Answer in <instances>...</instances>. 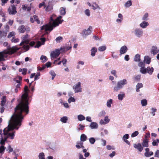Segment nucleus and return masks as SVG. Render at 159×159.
I'll use <instances>...</instances> for the list:
<instances>
[{
  "label": "nucleus",
  "instance_id": "f257e3e1",
  "mask_svg": "<svg viewBox=\"0 0 159 159\" xmlns=\"http://www.w3.org/2000/svg\"><path fill=\"white\" fill-rule=\"evenodd\" d=\"M25 115L22 113L17 114L15 111L9 121V125L7 128H6L3 130V134L4 135H7L8 138L10 139H13L15 136V132L11 133H9V132L16 129L18 130L19 127L21 125V122Z\"/></svg>",
  "mask_w": 159,
  "mask_h": 159
},
{
  "label": "nucleus",
  "instance_id": "f03ea898",
  "mask_svg": "<svg viewBox=\"0 0 159 159\" xmlns=\"http://www.w3.org/2000/svg\"><path fill=\"white\" fill-rule=\"evenodd\" d=\"M24 90L25 93L22 95L21 100L15 108V111L17 113H22L26 115L29 113V97L27 86H25Z\"/></svg>",
  "mask_w": 159,
  "mask_h": 159
},
{
  "label": "nucleus",
  "instance_id": "7ed1b4c3",
  "mask_svg": "<svg viewBox=\"0 0 159 159\" xmlns=\"http://www.w3.org/2000/svg\"><path fill=\"white\" fill-rule=\"evenodd\" d=\"M62 18L61 16H59L52 23H51V22H49L48 24H46L41 27V30H45L46 31L49 30L50 32L52 30L53 28L62 23L63 21V20L61 19Z\"/></svg>",
  "mask_w": 159,
  "mask_h": 159
},
{
  "label": "nucleus",
  "instance_id": "20e7f679",
  "mask_svg": "<svg viewBox=\"0 0 159 159\" xmlns=\"http://www.w3.org/2000/svg\"><path fill=\"white\" fill-rule=\"evenodd\" d=\"M20 49L16 47H13L9 49L8 51L4 50L3 51L0 52V61H4L5 58L7 57V54H12Z\"/></svg>",
  "mask_w": 159,
  "mask_h": 159
},
{
  "label": "nucleus",
  "instance_id": "39448f33",
  "mask_svg": "<svg viewBox=\"0 0 159 159\" xmlns=\"http://www.w3.org/2000/svg\"><path fill=\"white\" fill-rule=\"evenodd\" d=\"M127 83L126 80L125 79L120 80L117 82L116 86L114 88V90L116 91H118L122 88L124 85L127 84Z\"/></svg>",
  "mask_w": 159,
  "mask_h": 159
},
{
  "label": "nucleus",
  "instance_id": "423d86ee",
  "mask_svg": "<svg viewBox=\"0 0 159 159\" xmlns=\"http://www.w3.org/2000/svg\"><path fill=\"white\" fill-rule=\"evenodd\" d=\"M63 48H61L60 50L56 49L55 51H52L51 53V57L54 58H56L60 54V51Z\"/></svg>",
  "mask_w": 159,
  "mask_h": 159
},
{
  "label": "nucleus",
  "instance_id": "0eeeda50",
  "mask_svg": "<svg viewBox=\"0 0 159 159\" xmlns=\"http://www.w3.org/2000/svg\"><path fill=\"white\" fill-rule=\"evenodd\" d=\"M73 89L75 93L81 92L82 89L81 87L80 82H79L75 85L74 86Z\"/></svg>",
  "mask_w": 159,
  "mask_h": 159
},
{
  "label": "nucleus",
  "instance_id": "6e6552de",
  "mask_svg": "<svg viewBox=\"0 0 159 159\" xmlns=\"http://www.w3.org/2000/svg\"><path fill=\"white\" fill-rule=\"evenodd\" d=\"M9 13L10 15H15L17 13L16 7L15 5H13L9 7L8 9Z\"/></svg>",
  "mask_w": 159,
  "mask_h": 159
},
{
  "label": "nucleus",
  "instance_id": "1a4fd4ad",
  "mask_svg": "<svg viewBox=\"0 0 159 159\" xmlns=\"http://www.w3.org/2000/svg\"><path fill=\"white\" fill-rule=\"evenodd\" d=\"M30 21L32 23L36 21L38 24H39L40 22L38 16L36 15H34L33 16H31Z\"/></svg>",
  "mask_w": 159,
  "mask_h": 159
},
{
  "label": "nucleus",
  "instance_id": "9d476101",
  "mask_svg": "<svg viewBox=\"0 0 159 159\" xmlns=\"http://www.w3.org/2000/svg\"><path fill=\"white\" fill-rule=\"evenodd\" d=\"M134 147L137 149L139 152H141L143 149V147L140 143L134 144Z\"/></svg>",
  "mask_w": 159,
  "mask_h": 159
},
{
  "label": "nucleus",
  "instance_id": "9b49d317",
  "mask_svg": "<svg viewBox=\"0 0 159 159\" xmlns=\"http://www.w3.org/2000/svg\"><path fill=\"white\" fill-rule=\"evenodd\" d=\"M134 33L137 37H140L142 35L143 32L141 29H136L135 30Z\"/></svg>",
  "mask_w": 159,
  "mask_h": 159
},
{
  "label": "nucleus",
  "instance_id": "f8f14e48",
  "mask_svg": "<svg viewBox=\"0 0 159 159\" xmlns=\"http://www.w3.org/2000/svg\"><path fill=\"white\" fill-rule=\"evenodd\" d=\"M146 152L144 153V156L146 157H149L153 155V153L152 151L149 152L150 149L147 148L145 149Z\"/></svg>",
  "mask_w": 159,
  "mask_h": 159
},
{
  "label": "nucleus",
  "instance_id": "ddd939ff",
  "mask_svg": "<svg viewBox=\"0 0 159 159\" xmlns=\"http://www.w3.org/2000/svg\"><path fill=\"white\" fill-rule=\"evenodd\" d=\"M128 48L126 46H122L120 49V55L125 53L127 51Z\"/></svg>",
  "mask_w": 159,
  "mask_h": 159
},
{
  "label": "nucleus",
  "instance_id": "4468645a",
  "mask_svg": "<svg viewBox=\"0 0 159 159\" xmlns=\"http://www.w3.org/2000/svg\"><path fill=\"white\" fill-rule=\"evenodd\" d=\"M76 144L75 145L76 148L78 149H80L82 148L84 149V146L83 145V142L81 141H77L76 143Z\"/></svg>",
  "mask_w": 159,
  "mask_h": 159
},
{
  "label": "nucleus",
  "instance_id": "2eb2a0df",
  "mask_svg": "<svg viewBox=\"0 0 159 159\" xmlns=\"http://www.w3.org/2000/svg\"><path fill=\"white\" fill-rule=\"evenodd\" d=\"M110 119L108 118L107 116H106L105 117L104 120L101 119L100 121V123L101 124H106L109 122Z\"/></svg>",
  "mask_w": 159,
  "mask_h": 159
},
{
  "label": "nucleus",
  "instance_id": "dca6fc26",
  "mask_svg": "<svg viewBox=\"0 0 159 159\" xmlns=\"http://www.w3.org/2000/svg\"><path fill=\"white\" fill-rule=\"evenodd\" d=\"M92 29V27L90 26L87 30H84L83 31L84 34L85 35H88L91 34L92 32L91 30Z\"/></svg>",
  "mask_w": 159,
  "mask_h": 159
},
{
  "label": "nucleus",
  "instance_id": "f3484780",
  "mask_svg": "<svg viewBox=\"0 0 159 159\" xmlns=\"http://www.w3.org/2000/svg\"><path fill=\"white\" fill-rule=\"evenodd\" d=\"M148 139H144L141 145L143 147H148Z\"/></svg>",
  "mask_w": 159,
  "mask_h": 159
},
{
  "label": "nucleus",
  "instance_id": "a211bd4d",
  "mask_svg": "<svg viewBox=\"0 0 159 159\" xmlns=\"http://www.w3.org/2000/svg\"><path fill=\"white\" fill-rule=\"evenodd\" d=\"M18 29L19 32L21 33H24L26 30V28L23 25H22L20 26Z\"/></svg>",
  "mask_w": 159,
  "mask_h": 159
},
{
  "label": "nucleus",
  "instance_id": "6ab92c4d",
  "mask_svg": "<svg viewBox=\"0 0 159 159\" xmlns=\"http://www.w3.org/2000/svg\"><path fill=\"white\" fill-rule=\"evenodd\" d=\"M159 52V50L157 48L156 46H153L152 47L151 52L154 55L155 54L158 53Z\"/></svg>",
  "mask_w": 159,
  "mask_h": 159
},
{
  "label": "nucleus",
  "instance_id": "aec40b11",
  "mask_svg": "<svg viewBox=\"0 0 159 159\" xmlns=\"http://www.w3.org/2000/svg\"><path fill=\"white\" fill-rule=\"evenodd\" d=\"M6 102V96H3L1 99V103L0 104L1 106H4Z\"/></svg>",
  "mask_w": 159,
  "mask_h": 159
},
{
  "label": "nucleus",
  "instance_id": "412c9836",
  "mask_svg": "<svg viewBox=\"0 0 159 159\" xmlns=\"http://www.w3.org/2000/svg\"><path fill=\"white\" fill-rule=\"evenodd\" d=\"M91 56L94 57L95 55V53L97 52V49L95 47H93L91 50Z\"/></svg>",
  "mask_w": 159,
  "mask_h": 159
},
{
  "label": "nucleus",
  "instance_id": "4be33fe9",
  "mask_svg": "<svg viewBox=\"0 0 159 159\" xmlns=\"http://www.w3.org/2000/svg\"><path fill=\"white\" fill-rule=\"evenodd\" d=\"M149 25L148 23L145 21H143L140 24V26L143 28H145Z\"/></svg>",
  "mask_w": 159,
  "mask_h": 159
},
{
  "label": "nucleus",
  "instance_id": "5701e85b",
  "mask_svg": "<svg viewBox=\"0 0 159 159\" xmlns=\"http://www.w3.org/2000/svg\"><path fill=\"white\" fill-rule=\"evenodd\" d=\"M146 70L147 72L149 74L151 75L154 69L152 67H150L149 66H148L146 68Z\"/></svg>",
  "mask_w": 159,
  "mask_h": 159
},
{
  "label": "nucleus",
  "instance_id": "b1692460",
  "mask_svg": "<svg viewBox=\"0 0 159 159\" xmlns=\"http://www.w3.org/2000/svg\"><path fill=\"white\" fill-rule=\"evenodd\" d=\"M97 123L95 122H92L90 125V127L92 129H97L98 127Z\"/></svg>",
  "mask_w": 159,
  "mask_h": 159
},
{
  "label": "nucleus",
  "instance_id": "393cba45",
  "mask_svg": "<svg viewBox=\"0 0 159 159\" xmlns=\"http://www.w3.org/2000/svg\"><path fill=\"white\" fill-rule=\"evenodd\" d=\"M151 59L148 56H146L144 57V61L147 64H149L150 63Z\"/></svg>",
  "mask_w": 159,
  "mask_h": 159
},
{
  "label": "nucleus",
  "instance_id": "a878e982",
  "mask_svg": "<svg viewBox=\"0 0 159 159\" xmlns=\"http://www.w3.org/2000/svg\"><path fill=\"white\" fill-rule=\"evenodd\" d=\"M87 139V137L86 135L84 134H82L80 136V141L83 142L86 141Z\"/></svg>",
  "mask_w": 159,
  "mask_h": 159
},
{
  "label": "nucleus",
  "instance_id": "bb28decb",
  "mask_svg": "<svg viewBox=\"0 0 159 159\" xmlns=\"http://www.w3.org/2000/svg\"><path fill=\"white\" fill-rule=\"evenodd\" d=\"M27 71V69L26 68H19V71L20 72H22V73L23 75H26Z\"/></svg>",
  "mask_w": 159,
  "mask_h": 159
},
{
  "label": "nucleus",
  "instance_id": "cd10ccee",
  "mask_svg": "<svg viewBox=\"0 0 159 159\" xmlns=\"http://www.w3.org/2000/svg\"><path fill=\"white\" fill-rule=\"evenodd\" d=\"M60 13L61 15L62 16L64 15L66 13L65 8L63 7H61L60 8Z\"/></svg>",
  "mask_w": 159,
  "mask_h": 159
},
{
  "label": "nucleus",
  "instance_id": "c85d7f7f",
  "mask_svg": "<svg viewBox=\"0 0 159 159\" xmlns=\"http://www.w3.org/2000/svg\"><path fill=\"white\" fill-rule=\"evenodd\" d=\"M140 55L139 54H136L134 58V61H135L139 62L140 61Z\"/></svg>",
  "mask_w": 159,
  "mask_h": 159
},
{
  "label": "nucleus",
  "instance_id": "c756f323",
  "mask_svg": "<svg viewBox=\"0 0 159 159\" xmlns=\"http://www.w3.org/2000/svg\"><path fill=\"white\" fill-rule=\"evenodd\" d=\"M40 59L41 60V61L42 62H44L48 60V59L47 57L46 56L43 55H42L41 56Z\"/></svg>",
  "mask_w": 159,
  "mask_h": 159
},
{
  "label": "nucleus",
  "instance_id": "7c9ffc66",
  "mask_svg": "<svg viewBox=\"0 0 159 159\" xmlns=\"http://www.w3.org/2000/svg\"><path fill=\"white\" fill-rule=\"evenodd\" d=\"M147 101L146 99H143L141 100V104L142 106H145L147 105Z\"/></svg>",
  "mask_w": 159,
  "mask_h": 159
},
{
  "label": "nucleus",
  "instance_id": "2f4dec72",
  "mask_svg": "<svg viewBox=\"0 0 159 159\" xmlns=\"http://www.w3.org/2000/svg\"><path fill=\"white\" fill-rule=\"evenodd\" d=\"M52 9V6L50 4H48L47 7L46 8V11H51Z\"/></svg>",
  "mask_w": 159,
  "mask_h": 159
},
{
  "label": "nucleus",
  "instance_id": "473e14b6",
  "mask_svg": "<svg viewBox=\"0 0 159 159\" xmlns=\"http://www.w3.org/2000/svg\"><path fill=\"white\" fill-rule=\"evenodd\" d=\"M23 40L24 41H22L20 43L19 45L20 46H22L25 43L26 44H29V40H28V39H25Z\"/></svg>",
  "mask_w": 159,
  "mask_h": 159
},
{
  "label": "nucleus",
  "instance_id": "72a5a7b5",
  "mask_svg": "<svg viewBox=\"0 0 159 159\" xmlns=\"http://www.w3.org/2000/svg\"><path fill=\"white\" fill-rule=\"evenodd\" d=\"M140 72L143 74H145L147 73L146 69L144 67H141L140 70Z\"/></svg>",
  "mask_w": 159,
  "mask_h": 159
},
{
  "label": "nucleus",
  "instance_id": "f704fd0d",
  "mask_svg": "<svg viewBox=\"0 0 159 159\" xmlns=\"http://www.w3.org/2000/svg\"><path fill=\"white\" fill-rule=\"evenodd\" d=\"M67 120L68 118L67 117L64 116L60 120L62 122L65 123H66L67 122Z\"/></svg>",
  "mask_w": 159,
  "mask_h": 159
},
{
  "label": "nucleus",
  "instance_id": "c9c22d12",
  "mask_svg": "<svg viewBox=\"0 0 159 159\" xmlns=\"http://www.w3.org/2000/svg\"><path fill=\"white\" fill-rule=\"evenodd\" d=\"M132 5V2L131 0L127 1L125 4V6L126 7H129Z\"/></svg>",
  "mask_w": 159,
  "mask_h": 159
},
{
  "label": "nucleus",
  "instance_id": "e433bc0d",
  "mask_svg": "<svg viewBox=\"0 0 159 159\" xmlns=\"http://www.w3.org/2000/svg\"><path fill=\"white\" fill-rule=\"evenodd\" d=\"M78 118L79 120L81 121L85 120V118L83 115H80L78 116Z\"/></svg>",
  "mask_w": 159,
  "mask_h": 159
},
{
  "label": "nucleus",
  "instance_id": "4c0bfd02",
  "mask_svg": "<svg viewBox=\"0 0 159 159\" xmlns=\"http://www.w3.org/2000/svg\"><path fill=\"white\" fill-rule=\"evenodd\" d=\"M12 43H16L19 41V39L17 38H16L15 37H13L11 40Z\"/></svg>",
  "mask_w": 159,
  "mask_h": 159
},
{
  "label": "nucleus",
  "instance_id": "58836bf2",
  "mask_svg": "<svg viewBox=\"0 0 159 159\" xmlns=\"http://www.w3.org/2000/svg\"><path fill=\"white\" fill-rule=\"evenodd\" d=\"M125 95L124 93H123V94H119L118 95V99L120 100H122Z\"/></svg>",
  "mask_w": 159,
  "mask_h": 159
},
{
  "label": "nucleus",
  "instance_id": "ea45409f",
  "mask_svg": "<svg viewBox=\"0 0 159 159\" xmlns=\"http://www.w3.org/2000/svg\"><path fill=\"white\" fill-rule=\"evenodd\" d=\"M112 103V100L111 99H110L108 101L107 103V105L108 107H111V104Z\"/></svg>",
  "mask_w": 159,
  "mask_h": 159
},
{
  "label": "nucleus",
  "instance_id": "a19ab883",
  "mask_svg": "<svg viewBox=\"0 0 159 159\" xmlns=\"http://www.w3.org/2000/svg\"><path fill=\"white\" fill-rule=\"evenodd\" d=\"M106 48L105 46H102L99 47L98 48V50L100 51H105Z\"/></svg>",
  "mask_w": 159,
  "mask_h": 159
},
{
  "label": "nucleus",
  "instance_id": "79ce46f5",
  "mask_svg": "<svg viewBox=\"0 0 159 159\" xmlns=\"http://www.w3.org/2000/svg\"><path fill=\"white\" fill-rule=\"evenodd\" d=\"M6 149V148L3 146H1L0 147V153H3Z\"/></svg>",
  "mask_w": 159,
  "mask_h": 159
},
{
  "label": "nucleus",
  "instance_id": "37998d69",
  "mask_svg": "<svg viewBox=\"0 0 159 159\" xmlns=\"http://www.w3.org/2000/svg\"><path fill=\"white\" fill-rule=\"evenodd\" d=\"M148 13H146L143 16L142 18V20H148Z\"/></svg>",
  "mask_w": 159,
  "mask_h": 159
},
{
  "label": "nucleus",
  "instance_id": "c03bdc74",
  "mask_svg": "<svg viewBox=\"0 0 159 159\" xmlns=\"http://www.w3.org/2000/svg\"><path fill=\"white\" fill-rule=\"evenodd\" d=\"M151 110L152 111L151 112L152 115L153 116H154L155 115V112H156L157 111V109L155 108L152 107L151 108Z\"/></svg>",
  "mask_w": 159,
  "mask_h": 159
},
{
  "label": "nucleus",
  "instance_id": "a18cd8bd",
  "mask_svg": "<svg viewBox=\"0 0 159 159\" xmlns=\"http://www.w3.org/2000/svg\"><path fill=\"white\" fill-rule=\"evenodd\" d=\"M44 154L43 152L40 153L39 155V159H45L44 157Z\"/></svg>",
  "mask_w": 159,
  "mask_h": 159
},
{
  "label": "nucleus",
  "instance_id": "49530a36",
  "mask_svg": "<svg viewBox=\"0 0 159 159\" xmlns=\"http://www.w3.org/2000/svg\"><path fill=\"white\" fill-rule=\"evenodd\" d=\"M139 134V133L138 131H136L133 132L131 135V137H134L136 136H137Z\"/></svg>",
  "mask_w": 159,
  "mask_h": 159
},
{
  "label": "nucleus",
  "instance_id": "de8ad7c7",
  "mask_svg": "<svg viewBox=\"0 0 159 159\" xmlns=\"http://www.w3.org/2000/svg\"><path fill=\"white\" fill-rule=\"evenodd\" d=\"M141 78V75H138L135 76L134 77V80H135L139 81H140Z\"/></svg>",
  "mask_w": 159,
  "mask_h": 159
},
{
  "label": "nucleus",
  "instance_id": "09e8293b",
  "mask_svg": "<svg viewBox=\"0 0 159 159\" xmlns=\"http://www.w3.org/2000/svg\"><path fill=\"white\" fill-rule=\"evenodd\" d=\"M46 68V66L44 65H43L42 67H40V66H38L37 67L38 70H39V71H41L43 70Z\"/></svg>",
  "mask_w": 159,
  "mask_h": 159
},
{
  "label": "nucleus",
  "instance_id": "8fccbe9b",
  "mask_svg": "<svg viewBox=\"0 0 159 159\" xmlns=\"http://www.w3.org/2000/svg\"><path fill=\"white\" fill-rule=\"evenodd\" d=\"M89 141L91 143L93 144L95 142V139L93 138H91L89 139Z\"/></svg>",
  "mask_w": 159,
  "mask_h": 159
},
{
  "label": "nucleus",
  "instance_id": "3c124183",
  "mask_svg": "<svg viewBox=\"0 0 159 159\" xmlns=\"http://www.w3.org/2000/svg\"><path fill=\"white\" fill-rule=\"evenodd\" d=\"M61 62L62 63L63 65L65 66H66V63L67 62V60L65 58H63L61 61Z\"/></svg>",
  "mask_w": 159,
  "mask_h": 159
},
{
  "label": "nucleus",
  "instance_id": "603ef678",
  "mask_svg": "<svg viewBox=\"0 0 159 159\" xmlns=\"http://www.w3.org/2000/svg\"><path fill=\"white\" fill-rule=\"evenodd\" d=\"M40 75V74L39 72H38L37 73L36 75H35L34 80H38L39 78V76Z\"/></svg>",
  "mask_w": 159,
  "mask_h": 159
},
{
  "label": "nucleus",
  "instance_id": "864d4df0",
  "mask_svg": "<svg viewBox=\"0 0 159 159\" xmlns=\"http://www.w3.org/2000/svg\"><path fill=\"white\" fill-rule=\"evenodd\" d=\"M23 48L26 51H27L29 49L30 47L28 45H24L23 47Z\"/></svg>",
  "mask_w": 159,
  "mask_h": 159
},
{
  "label": "nucleus",
  "instance_id": "5fc2aeb1",
  "mask_svg": "<svg viewBox=\"0 0 159 159\" xmlns=\"http://www.w3.org/2000/svg\"><path fill=\"white\" fill-rule=\"evenodd\" d=\"M50 74L52 76V80H53L54 77L56 75V74L55 73V72L53 71H51L50 72Z\"/></svg>",
  "mask_w": 159,
  "mask_h": 159
},
{
  "label": "nucleus",
  "instance_id": "6e6d98bb",
  "mask_svg": "<svg viewBox=\"0 0 159 159\" xmlns=\"http://www.w3.org/2000/svg\"><path fill=\"white\" fill-rule=\"evenodd\" d=\"M68 102L70 103L71 102H75V99L74 98L71 97H70L68 100Z\"/></svg>",
  "mask_w": 159,
  "mask_h": 159
},
{
  "label": "nucleus",
  "instance_id": "4d7b16f0",
  "mask_svg": "<svg viewBox=\"0 0 159 159\" xmlns=\"http://www.w3.org/2000/svg\"><path fill=\"white\" fill-rule=\"evenodd\" d=\"M62 37L61 36H59L56 39V41L57 42H60V41H62Z\"/></svg>",
  "mask_w": 159,
  "mask_h": 159
},
{
  "label": "nucleus",
  "instance_id": "13d9d810",
  "mask_svg": "<svg viewBox=\"0 0 159 159\" xmlns=\"http://www.w3.org/2000/svg\"><path fill=\"white\" fill-rule=\"evenodd\" d=\"M40 40L42 42V44L44 45L45 43V42L46 41V39L45 38H43V37H42V38H41L40 39Z\"/></svg>",
  "mask_w": 159,
  "mask_h": 159
},
{
  "label": "nucleus",
  "instance_id": "bf43d9fd",
  "mask_svg": "<svg viewBox=\"0 0 159 159\" xmlns=\"http://www.w3.org/2000/svg\"><path fill=\"white\" fill-rule=\"evenodd\" d=\"M15 35V33L14 32H10L8 35V38H11V37L14 36Z\"/></svg>",
  "mask_w": 159,
  "mask_h": 159
},
{
  "label": "nucleus",
  "instance_id": "052dcab7",
  "mask_svg": "<svg viewBox=\"0 0 159 159\" xmlns=\"http://www.w3.org/2000/svg\"><path fill=\"white\" fill-rule=\"evenodd\" d=\"M79 126L80 127L78 128L79 130H82L84 129V125L80 124L79 125Z\"/></svg>",
  "mask_w": 159,
  "mask_h": 159
},
{
  "label": "nucleus",
  "instance_id": "680f3d73",
  "mask_svg": "<svg viewBox=\"0 0 159 159\" xmlns=\"http://www.w3.org/2000/svg\"><path fill=\"white\" fill-rule=\"evenodd\" d=\"M111 73L112 75H113L116 77H117V76L116 75V72L115 70H113L111 71Z\"/></svg>",
  "mask_w": 159,
  "mask_h": 159
},
{
  "label": "nucleus",
  "instance_id": "e2e57ef3",
  "mask_svg": "<svg viewBox=\"0 0 159 159\" xmlns=\"http://www.w3.org/2000/svg\"><path fill=\"white\" fill-rule=\"evenodd\" d=\"M42 45V43L40 41H38V43H37L36 45L34 46V47L35 48H39Z\"/></svg>",
  "mask_w": 159,
  "mask_h": 159
},
{
  "label": "nucleus",
  "instance_id": "0e129e2a",
  "mask_svg": "<svg viewBox=\"0 0 159 159\" xmlns=\"http://www.w3.org/2000/svg\"><path fill=\"white\" fill-rule=\"evenodd\" d=\"M154 157H159V150H157L155 153Z\"/></svg>",
  "mask_w": 159,
  "mask_h": 159
},
{
  "label": "nucleus",
  "instance_id": "69168bd1",
  "mask_svg": "<svg viewBox=\"0 0 159 159\" xmlns=\"http://www.w3.org/2000/svg\"><path fill=\"white\" fill-rule=\"evenodd\" d=\"M85 14L88 16H89L90 15V12L89 10L87 9L85 10Z\"/></svg>",
  "mask_w": 159,
  "mask_h": 159
},
{
  "label": "nucleus",
  "instance_id": "338daca9",
  "mask_svg": "<svg viewBox=\"0 0 159 159\" xmlns=\"http://www.w3.org/2000/svg\"><path fill=\"white\" fill-rule=\"evenodd\" d=\"M129 137V134H126L124 135L123 137V140H125L126 139H128Z\"/></svg>",
  "mask_w": 159,
  "mask_h": 159
},
{
  "label": "nucleus",
  "instance_id": "774afa93",
  "mask_svg": "<svg viewBox=\"0 0 159 159\" xmlns=\"http://www.w3.org/2000/svg\"><path fill=\"white\" fill-rule=\"evenodd\" d=\"M144 64L143 62H140L138 63V66L140 67H144Z\"/></svg>",
  "mask_w": 159,
  "mask_h": 159
}]
</instances>
